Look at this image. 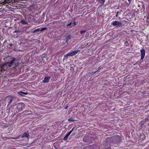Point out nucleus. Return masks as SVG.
Wrapping results in <instances>:
<instances>
[{
    "label": "nucleus",
    "mask_w": 149,
    "mask_h": 149,
    "mask_svg": "<svg viewBox=\"0 0 149 149\" xmlns=\"http://www.w3.org/2000/svg\"><path fill=\"white\" fill-rule=\"evenodd\" d=\"M12 102V99H10V102L11 103Z\"/></svg>",
    "instance_id": "obj_20"
},
{
    "label": "nucleus",
    "mask_w": 149,
    "mask_h": 149,
    "mask_svg": "<svg viewBox=\"0 0 149 149\" xmlns=\"http://www.w3.org/2000/svg\"><path fill=\"white\" fill-rule=\"evenodd\" d=\"M29 136V134H27L26 133H23L21 136L22 137H28Z\"/></svg>",
    "instance_id": "obj_9"
},
{
    "label": "nucleus",
    "mask_w": 149,
    "mask_h": 149,
    "mask_svg": "<svg viewBox=\"0 0 149 149\" xmlns=\"http://www.w3.org/2000/svg\"><path fill=\"white\" fill-rule=\"evenodd\" d=\"M69 135L68 134H67L64 137V139L66 140L68 138Z\"/></svg>",
    "instance_id": "obj_12"
},
{
    "label": "nucleus",
    "mask_w": 149,
    "mask_h": 149,
    "mask_svg": "<svg viewBox=\"0 0 149 149\" xmlns=\"http://www.w3.org/2000/svg\"><path fill=\"white\" fill-rule=\"evenodd\" d=\"M78 50H77L76 51H72L68 53L67 54V56H72L76 54L78 52Z\"/></svg>",
    "instance_id": "obj_3"
},
{
    "label": "nucleus",
    "mask_w": 149,
    "mask_h": 149,
    "mask_svg": "<svg viewBox=\"0 0 149 149\" xmlns=\"http://www.w3.org/2000/svg\"><path fill=\"white\" fill-rule=\"evenodd\" d=\"M18 94L22 96H23L25 95H27V93L26 92H23L22 91H20L19 92H18Z\"/></svg>",
    "instance_id": "obj_7"
},
{
    "label": "nucleus",
    "mask_w": 149,
    "mask_h": 149,
    "mask_svg": "<svg viewBox=\"0 0 149 149\" xmlns=\"http://www.w3.org/2000/svg\"><path fill=\"white\" fill-rule=\"evenodd\" d=\"M24 105L23 103H18L17 104V107L19 110H22L24 108Z\"/></svg>",
    "instance_id": "obj_4"
},
{
    "label": "nucleus",
    "mask_w": 149,
    "mask_h": 149,
    "mask_svg": "<svg viewBox=\"0 0 149 149\" xmlns=\"http://www.w3.org/2000/svg\"><path fill=\"white\" fill-rule=\"evenodd\" d=\"M73 128H73L72 130L70 131L68 133L69 135H70V134L71 133V132L73 130Z\"/></svg>",
    "instance_id": "obj_17"
},
{
    "label": "nucleus",
    "mask_w": 149,
    "mask_h": 149,
    "mask_svg": "<svg viewBox=\"0 0 149 149\" xmlns=\"http://www.w3.org/2000/svg\"><path fill=\"white\" fill-rule=\"evenodd\" d=\"M21 23L23 24H26V23L24 21L22 20L21 22Z\"/></svg>",
    "instance_id": "obj_14"
},
{
    "label": "nucleus",
    "mask_w": 149,
    "mask_h": 149,
    "mask_svg": "<svg viewBox=\"0 0 149 149\" xmlns=\"http://www.w3.org/2000/svg\"><path fill=\"white\" fill-rule=\"evenodd\" d=\"M47 29V28L46 27H44V28H42L40 31H44V30H46Z\"/></svg>",
    "instance_id": "obj_13"
},
{
    "label": "nucleus",
    "mask_w": 149,
    "mask_h": 149,
    "mask_svg": "<svg viewBox=\"0 0 149 149\" xmlns=\"http://www.w3.org/2000/svg\"><path fill=\"white\" fill-rule=\"evenodd\" d=\"M13 0H5L4 1L1 2V4H4L6 3H10L13 1ZM15 1L16 0H14Z\"/></svg>",
    "instance_id": "obj_6"
},
{
    "label": "nucleus",
    "mask_w": 149,
    "mask_h": 149,
    "mask_svg": "<svg viewBox=\"0 0 149 149\" xmlns=\"http://www.w3.org/2000/svg\"><path fill=\"white\" fill-rule=\"evenodd\" d=\"M15 60L13 59L10 62H7L4 64L2 67V68L3 70H6L8 68L11 67L13 65Z\"/></svg>",
    "instance_id": "obj_1"
},
{
    "label": "nucleus",
    "mask_w": 149,
    "mask_h": 149,
    "mask_svg": "<svg viewBox=\"0 0 149 149\" xmlns=\"http://www.w3.org/2000/svg\"><path fill=\"white\" fill-rule=\"evenodd\" d=\"M85 32V31H84V30L81 31H80V33L81 34H82V33H84Z\"/></svg>",
    "instance_id": "obj_16"
},
{
    "label": "nucleus",
    "mask_w": 149,
    "mask_h": 149,
    "mask_svg": "<svg viewBox=\"0 0 149 149\" xmlns=\"http://www.w3.org/2000/svg\"><path fill=\"white\" fill-rule=\"evenodd\" d=\"M70 38H71V37L70 36H67L66 38V41H68V40L70 39Z\"/></svg>",
    "instance_id": "obj_11"
},
{
    "label": "nucleus",
    "mask_w": 149,
    "mask_h": 149,
    "mask_svg": "<svg viewBox=\"0 0 149 149\" xmlns=\"http://www.w3.org/2000/svg\"><path fill=\"white\" fill-rule=\"evenodd\" d=\"M50 77H45V79L43 81V82L45 83L48 82L49 81V80L50 79Z\"/></svg>",
    "instance_id": "obj_8"
},
{
    "label": "nucleus",
    "mask_w": 149,
    "mask_h": 149,
    "mask_svg": "<svg viewBox=\"0 0 149 149\" xmlns=\"http://www.w3.org/2000/svg\"><path fill=\"white\" fill-rule=\"evenodd\" d=\"M40 31V29L39 28L37 29L34 30V32H35L37 31Z\"/></svg>",
    "instance_id": "obj_15"
},
{
    "label": "nucleus",
    "mask_w": 149,
    "mask_h": 149,
    "mask_svg": "<svg viewBox=\"0 0 149 149\" xmlns=\"http://www.w3.org/2000/svg\"><path fill=\"white\" fill-rule=\"evenodd\" d=\"M128 0V1L129 2V3H130V2L131 0Z\"/></svg>",
    "instance_id": "obj_19"
},
{
    "label": "nucleus",
    "mask_w": 149,
    "mask_h": 149,
    "mask_svg": "<svg viewBox=\"0 0 149 149\" xmlns=\"http://www.w3.org/2000/svg\"><path fill=\"white\" fill-rule=\"evenodd\" d=\"M74 24L75 25V22L74 23Z\"/></svg>",
    "instance_id": "obj_21"
},
{
    "label": "nucleus",
    "mask_w": 149,
    "mask_h": 149,
    "mask_svg": "<svg viewBox=\"0 0 149 149\" xmlns=\"http://www.w3.org/2000/svg\"><path fill=\"white\" fill-rule=\"evenodd\" d=\"M112 24L114 26H120L122 25V23L119 22L117 21H115L112 23Z\"/></svg>",
    "instance_id": "obj_2"
},
{
    "label": "nucleus",
    "mask_w": 149,
    "mask_h": 149,
    "mask_svg": "<svg viewBox=\"0 0 149 149\" xmlns=\"http://www.w3.org/2000/svg\"><path fill=\"white\" fill-rule=\"evenodd\" d=\"M71 24V23H70L67 24V26H70Z\"/></svg>",
    "instance_id": "obj_18"
},
{
    "label": "nucleus",
    "mask_w": 149,
    "mask_h": 149,
    "mask_svg": "<svg viewBox=\"0 0 149 149\" xmlns=\"http://www.w3.org/2000/svg\"><path fill=\"white\" fill-rule=\"evenodd\" d=\"M141 54V59H143L145 56V51L144 49H142L140 50Z\"/></svg>",
    "instance_id": "obj_5"
},
{
    "label": "nucleus",
    "mask_w": 149,
    "mask_h": 149,
    "mask_svg": "<svg viewBox=\"0 0 149 149\" xmlns=\"http://www.w3.org/2000/svg\"><path fill=\"white\" fill-rule=\"evenodd\" d=\"M68 120L69 121L73 122L75 120L73 118L71 117L69 118L68 119Z\"/></svg>",
    "instance_id": "obj_10"
}]
</instances>
